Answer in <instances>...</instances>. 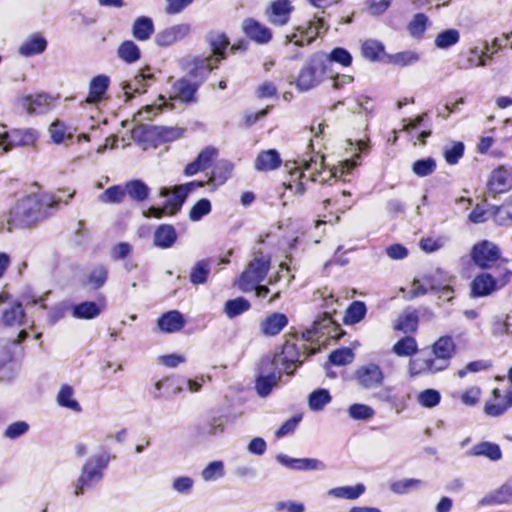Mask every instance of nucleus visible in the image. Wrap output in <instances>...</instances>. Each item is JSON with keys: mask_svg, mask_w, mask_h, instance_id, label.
I'll return each instance as SVG.
<instances>
[{"mask_svg": "<svg viewBox=\"0 0 512 512\" xmlns=\"http://www.w3.org/2000/svg\"><path fill=\"white\" fill-rule=\"evenodd\" d=\"M70 193L64 204L73 198ZM63 202L60 195L48 193H31L19 199L9 212L8 223L15 228H31L52 215Z\"/></svg>", "mask_w": 512, "mask_h": 512, "instance_id": "obj_1", "label": "nucleus"}, {"mask_svg": "<svg viewBox=\"0 0 512 512\" xmlns=\"http://www.w3.org/2000/svg\"><path fill=\"white\" fill-rule=\"evenodd\" d=\"M109 461L110 455L106 452L87 458L78 478L71 483L73 496L81 497L100 484Z\"/></svg>", "mask_w": 512, "mask_h": 512, "instance_id": "obj_2", "label": "nucleus"}, {"mask_svg": "<svg viewBox=\"0 0 512 512\" xmlns=\"http://www.w3.org/2000/svg\"><path fill=\"white\" fill-rule=\"evenodd\" d=\"M312 353L303 341L298 344L287 340L282 351L272 357L270 356V359L274 362V366L282 370L283 374L293 375L296 369L304 363L307 356Z\"/></svg>", "mask_w": 512, "mask_h": 512, "instance_id": "obj_3", "label": "nucleus"}, {"mask_svg": "<svg viewBox=\"0 0 512 512\" xmlns=\"http://www.w3.org/2000/svg\"><path fill=\"white\" fill-rule=\"evenodd\" d=\"M326 71V58L323 53L311 55L299 71L295 86L300 92H307L317 87Z\"/></svg>", "mask_w": 512, "mask_h": 512, "instance_id": "obj_4", "label": "nucleus"}, {"mask_svg": "<svg viewBox=\"0 0 512 512\" xmlns=\"http://www.w3.org/2000/svg\"><path fill=\"white\" fill-rule=\"evenodd\" d=\"M269 269L270 257L262 252L255 253L254 258L248 263L237 280V287L244 293L252 292L257 284L266 278Z\"/></svg>", "mask_w": 512, "mask_h": 512, "instance_id": "obj_5", "label": "nucleus"}, {"mask_svg": "<svg viewBox=\"0 0 512 512\" xmlns=\"http://www.w3.org/2000/svg\"><path fill=\"white\" fill-rule=\"evenodd\" d=\"M286 168L289 169L291 175L298 174V178L304 177V171H311L310 180L312 182H320V183H328L330 179L338 177V172L341 175L344 173V167L338 169L334 167L329 172L328 178H320L322 175V170L324 168V156L319 153L314 154L307 159H299L297 161L292 162V166L290 167V162L286 163Z\"/></svg>", "mask_w": 512, "mask_h": 512, "instance_id": "obj_6", "label": "nucleus"}, {"mask_svg": "<svg viewBox=\"0 0 512 512\" xmlns=\"http://www.w3.org/2000/svg\"><path fill=\"white\" fill-rule=\"evenodd\" d=\"M328 28L329 26L324 17L316 14L305 25L298 26L294 33L287 35L285 44L294 43L297 47L310 45L320 35L322 30L327 31Z\"/></svg>", "mask_w": 512, "mask_h": 512, "instance_id": "obj_7", "label": "nucleus"}, {"mask_svg": "<svg viewBox=\"0 0 512 512\" xmlns=\"http://www.w3.org/2000/svg\"><path fill=\"white\" fill-rule=\"evenodd\" d=\"M260 373L255 381V389L260 397H267L277 386L283 373L274 366V362L270 359V356L262 358L260 367Z\"/></svg>", "mask_w": 512, "mask_h": 512, "instance_id": "obj_8", "label": "nucleus"}, {"mask_svg": "<svg viewBox=\"0 0 512 512\" xmlns=\"http://www.w3.org/2000/svg\"><path fill=\"white\" fill-rule=\"evenodd\" d=\"M353 379L363 390L372 391L383 386L385 374L383 369L374 362H368L357 367Z\"/></svg>", "mask_w": 512, "mask_h": 512, "instance_id": "obj_9", "label": "nucleus"}, {"mask_svg": "<svg viewBox=\"0 0 512 512\" xmlns=\"http://www.w3.org/2000/svg\"><path fill=\"white\" fill-rule=\"evenodd\" d=\"M38 139V133L33 128L13 129L0 132V155L15 147L33 146Z\"/></svg>", "mask_w": 512, "mask_h": 512, "instance_id": "obj_10", "label": "nucleus"}, {"mask_svg": "<svg viewBox=\"0 0 512 512\" xmlns=\"http://www.w3.org/2000/svg\"><path fill=\"white\" fill-rule=\"evenodd\" d=\"M172 193V196L168 198L162 208L151 207L148 209L147 216L161 218L165 214H176L182 208L187 196L180 191V187L178 185L174 186L172 189L163 187L160 190V196L168 197Z\"/></svg>", "mask_w": 512, "mask_h": 512, "instance_id": "obj_11", "label": "nucleus"}, {"mask_svg": "<svg viewBox=\"0 0 512 512\" xmlns=\"http://www.w3.org/2000/svg\"><path fill=\"white\" fill-rule=\"evenodd\" d=\"M182 67L187 71V76L193 82H199V86L206 80L210 72L217 67L213 57H185L182 59Z\"/></svg>", "mask_w": 512, "mask_h": 512, "instance_id": "obj_12", "label": "nucleus"}, {"mask_svg": "<svg viewBox=\"0 0 512 512\" xmlns=\"http://www.w3.org/2000/svg\"><path fill=\"white\" fill-rule=\"evenodd\" d=\"M499 247L491 241L482 240L476 243L471 250V258L476 266L488 269L500 258Z\"/></svg>", "mask_w": 512, "mask_h": 512, "instance_id": "obj_13", "label": "nucleus"}, {"mask_svg": "<svg viewBox=\"0 0 512 512\" xmlns=\"http://www.w3.org/2000/svg\"><path fill=\"white\" fill-rule=\"evenodd\" d=\"M229 416L226 414H212L197 426L198 436L203 439H212L224 433Z\"/></svg>", "mask_w": 512, "mask_h": 512, "instance_id": "obj_14", "label": "nucleus"}, {"mask_svg": "<svg viewBox=\"0 0 512 512\" xmlns=\"http://www.w3.org/2000/svg\"><path fill=\"white\" fill-rule=\"evenodd\" d=\"M53 97L47 93L23 96L19 103L29 114H44L51 110Z\"/></svg>", "mask_w": 512, "mask_h": 512, "instance_id": "obj_15", "label": "nucleus"}, {"mask_svg": "<svg viewBox=\"0 0 512 512\" xmlns=\"http://www.w3.org/2000/svg\"><path fill=\"white\" fill-rule=\"evenodd\" d=\"M191 32V25L180 23L158 32L155 36V43L161 47L170 46L186 38Z\"/></svg>", "mask_w": 512, "mask_h": 512, "instance_id": "obj_16", "label": "nucleus"}, {"mask_svg": "<svg viewBox=\"0 0 512 512\" xmlns=\"http://www.w3.org/2000/svg\"><path fill=\"white\" fill-rule=\"evenodd\" d=\"M293 10L290 0H276L266 9L265 16L271 24L283 26L289 22Z\"/></svg>", "mask_w": 512, "mask_h": 512, "instance_id": "obj_17", "label": "nucleus"}, {"mask_svg": "<svg viewBox=\"0 0 512 512\" xmlns=\"http://www.w3.org/2000/svg\"><path fill=\"white\" fill-rule=\"evenodd\" d=\"M199 88V82H193L188 77H183L172 85V93L176 100L185 104H194L197 102Z\"/></svg>", "mask_w": 512, "mask_h": 512, "instance_id": "obj_18", "label": "nucleus"}, {"mask_svg": "<svg viewBox=\"0 0 512 512\" xmlns=\"http://www.w3.org/2000/svg\"><path fill=\"white\" fill-rule=\"evenodd\" d=\"M241 27L243 33L257 44H267L272 39V31L253 18L244 19Z\"/></svg>", "mask_w": 512, "mask_h": 512, "instance_id": "obj_19", "label": "nucleus"}, {"mask_svg": "<svg viewBox=\"0 0 512 512\" xmlns=\"http://www.w3.org/2000/svg\"><path fill=\"white\" fill-rule=\"evenodd\" d=\"M456 351V345L451 336L440 337L432 346V354L437 364L446 369L449 365L450 359Z\"/></svg>", "mask_w": 512, "mask_h": 512, "instance_id": "obj_20", "label": "nucleus"}, {"mask_svg": "<svg viewBox=\"0 0 512 512\" xmlns=\"http://www.w3.org/2000/svg\"><path fill=\"white\" fill-rule=\"evenodd\" d=\"M276 460L283 466L298 471L325 470L326 465L315 458H292L285 454H278Z\"/></svg>", "mask_w": 512, "mask_h": 512, "instance_id": "obj_21", "label": "nucleus"}, {"mask_svg": "<svg viewBox=\"0 0 512 512\" xmlns=\"http://www.w3.org/2000/svg\"><path fill=\"white\" fill-rule=\"evenodd\" d=\"M512 188L511 173L504 167L492 171L488 181V194L495 197L497 194L505 193Z\"/></svg>", "mask_w": 512, "mask_h": 512, "instance_id": "obj_22", "label": "nucleus"}, {"mask_svg": "<svg viewBox=\"0 0 512 512\" xmlns=\"http://www.w3.org/2000/svg\"><path fill=\"white\" fill-rule=\"evenodd\" d=\"M205 39L212 51L210 57H213V61L218 64L221 60H224L227 56V48L230 45L227 35L220 31H210Z\"/></svg>", "mask_w": 512, "mask_h": 512, "instance_id": "obj_23", "label": "nucleus"}, {"mask_svg": "<svg viewBox=\"0 0 512 512\" xmlns=\"http://www.w3.org/2000/svg\"><path fill=\"white\" fill-rule=\"evenodd\" d=\"M154 80V75L143 70L132 80L123 83V91L126 97L125 101H130L136 94H143L147 87Z\"/></svg>", "mask_w": 512, "mask_h": 512, "instance_id": "obj_24", "label": "nucleus"}, {"mask_svg": "<svg viewBox=\"0 0 512 512\" xmlns=\"http://www.w3.org/2000/svg\"><path fill=\"white\" fill-rule=\"evenodd\" d=\"M48 46V41L40 32L27 36L18 48V53L23 57H32L42 54Z\"/></svg>", "mask_w": 512, "mask_h": 512, "instance_id": "obj_25", "label": "nucleus"}, {"mask_svg": "<svg viewBox=\"0 0 512 512\" xmlns=\"http://www.w3.org/2000/svg\"><path fill=\"white\" fill-rule=\"evenodd\" d=\"M289 319L284 313L273 312L259 323L260 332L267 337H274L288 325Z\"/></svg>", "mask_w": 512, "mask_h": 512, "instance_id": "obj_26", "label": "nucleus"}, {"mask_svg": "<svg viewBox=\"0 0 512 512\" xmlns=\"http://www.w3.org/2000/svg\"><path fill=\"white\" fill-rule=\"evenodd\" d=\"M408 371L411 377H415L422 374L437 373L442 371V367L437 364L432 356H424V354H421L416 358L410 359Z\"/></svg>", "mask_w": 512, "mask_h": 512, "instance_id": "obj_27", "label": "nucleus"}, {"mask_svg": "<svg viewBox=\"0 0 512 512\" xmlns=\"http://www.w3.org/2000/svg\"><path fill=\"white\" fill-rule=\"evenodd\" d=\"M105 308V299H103L102 303L84 301L72 307V316L76 319L91 320L97 318Z\"/></svg>", "mask_w": 512, "mask_h": 512, "instance_id": "obj_28", "label": "nucleus"}, {"mask_svg": "<svg viewBox=\"0 0 512 512\" xmlns=\"http://www.w3.org/2000/svg\"><path fill=\"white\" fill-rule=\"evenodd\" d=\"M110 78L107 75L100 74L93 77L89 84V93L86 98L88 104H98L104 99L109 88Z\"/></svg>", "mask_w": 512, "mask_h": 512, "instance_id": "obj_29", "label": "nucleus"}, {"mask_svg": "<svg viewBox=\"0 0 512 512\" xmlns=\"http://www.w3.org/2000/svg\"><path fill=\"white\" fill-rule=\"evenodd\" d=\"M468 456L484 457L490 461L497 462L502 459V450L497 443L481 441L467 451Z\"/></svg>", "mask_w": 512, "mask_h": 512, "instance_id": "obj_30", "label": "nucleus"}, {"mask_svg": "<svg viewBox=\"0 0 512 512\" xmlns=\"http://www.w3.org/2000/svg\"><path fill=\"white\" fill-rule=\"evenodd\" d=\"M497 282L489 273L477 275L471 282V295L475 298L485 297L496 290Z\"/></svg>", "mask_w": 512, "mask_h": 512, "instance_id": "obj_31", "label": "nucleus"}, {"mask_svg": "<svg viewBox=\"0 0 512 512\" xmlns=\"http://www.w3.org/2000/svg\"><path fill=\"white\" fill-rule=\"evenodd\" d=\"M184 325V316L177 310L165 312L157 320L158 328L165 333L178 332L184 327Z\"/></svg>", "mask_w": 512, "mask_h": 512, "instance_id": "obj_32", "label": "nucleus"}, {"mask_svg": "<svg viewBox=\"0 0 512 512\" xmlns=\"http://www.w3.org/2000/svg\"><path fill=\"white\" fill-rule=\"evenodd\" d=\"M109 270L104 264L93 265L85 276V285L93 290L101 289L107 282Z\"/></svg>", "mask_w": 512, "mask_h": 512, "instance_id": "obj_33", "label": "nucleus"}, {"mask_svg": "<svg viewBox=\"0 0 512 512\" xmlns=\"http://www.w3.org/2000/svg\"><path fill=\"white\" fill-rule=\"evenodd\" d=\"M332 329H334L333 319L330 316L325 315L313 322L311 328L303 333V338L306 341H313L320 337L329 335Z\"/></svg>", "mask_w": 512, "mask_h": 512, "instance_id": "obj_34", "label": "nucleus"}, {"mask_svg": "<svg viewBox=\"0 0 512 512\" xmlns=\"http://www.w3.org/2000/svg\"><path fill=\"white\" fill-rule=\"evenodd\" d=\"M177 240V232L174 226L161 224L154 232L153 243L156 247L167 249L174 245Z\"/></svg>", "mask_w": 512, "mask_h": 512, "instance_id": "obj_35", "label": "nucleus"}, {"mask_svg": "<svg viewBox=\"0 0 512 512\" xmlns=\"http://www.w3.org/2000/svg\"><path fill=\"white\" fill-rule=\"evenodd\" d=\"M507 410L506 401L504 396L501 395L500 389L494 388L491 397L485 402L484 413L490 417H500Z\"/></svg>", "mask_w": 512, "mask_h": 512, "instance_id": "obj_36", "label": "nucleus"}, {"mask_svg": "<svg viewBox=\"0 0 512 512\" xmlns=\"http://www.w3.org/2000/svg\"><path fill=\"white\" fill-rule=\"evenodd\" d=\"M281 158L280 154L275 149H269L267 151H262L258 154L254 167L257 171H269L274 170L280 167Z\"/></svg>", "mask_w": 512, "mask_h": 512, "instance_id": "obj_37", "label": "nucleus"}, {"mask_svg": "<svg viewBox=\"0 0 512 512\" xmlns=\"http://www.w3.org/2000/svg\"><path fill=\"white\" fill-rule=\"evenodd\" d=\"M234 165L229 160L218 161L212 169L209 183L215 186L223 185L231 176Z\"/></svg>", "mask_w": 512, "mask_h": 512, "instance_id": "obj_38", "label": "nucleus"}, {"mask_svg": "<svg viewBox=\"0 0 512 512\" xmlns=\"http://www.w3.org/2000/svg\"><path fill=\"white\" fill-rule=\"evenodd\" d=\"M361 53L364 58L369 61H383L386 63V56L384 45L377 40H366L361 47Z\"/></svg>", "mask_w": 512, "mask_h": 512, "instance_id": "obj_39", "label": "nucleus"}, {"mask_svg": "<svg viewBox=\"0 0 512 512\" xmlns=\"http://www.w3.org/2000/svg\"><path fill=\"white\" fill-rule=\"evenodd\" d=\"M437 275L443 278V281L437 284L434 279L429 280L430 291L439 294V298L450 301L453 298V288L450 285L452 278L442 269H437Z\"/></svg>", "mask_w": 512, "mask_h": 512, "instance_id": "obj_40", "label": "nucleus"}, {"mask_svg": "<svg viewBox=\"0 0 512 512\" xmlns=\"http://www.w3.org/2000/svg\"><path fill=\"white\" fill-rule=\"evenodd\" d=\"M154 33V24L150 17H138L132 26L133 37L139 41L148 40Z\"/></svg>", "mask_w": 512, "mask_h": 512, "instance_id": "obj_41", "label": "nucleus"}, {"mask_svg": "<svg viewBox=\"0 0 512 512\" xmlns=\"http://www.w3.org/2000/svg\"><path fill=\"white\" fill-rule=\"evenodd\" d=\"M211 271V259L197 261L191 268L189 280L193 285H202L207 282Z\"/></svg>", "mask_w": 512, "mask_h": 512, "instance_id": "obj_42", "label": "nucleus"}, {"mask_svg": "<svg viewBox=\"0 0 512 512\" xmlns=\"http://www.w3.org/2000/svg\"><path fill=\"white\" fill-rule=\"evenodd\" d=\"M418 322L419 317L417 311L409 308L398 317L394 328L403 333H412L417 330Z\"/></svg>", "mask_w": 512, "mask_h": 512, "instance_id": "obj_43", "label": "nucleus"}, {"mask_svg": "<svg viewBox=\"0 0 512 512\" xmlns=\"http://www.w3.org/2000/svg\"><path fill=\"white\" fill-rule=\"evenodd\" d=\"M181 391L180 387L173 388L172 382L168 378L161 379L154 384L153 389L150 391L153 399L155 400H168L173 398Z\"/></svg>", "mask_w": 512, "mask_h": 512, "instance_id": "obj_44", "label": "nucleus"}, {"mask_svg": "<svg viewBox=\"0 0 512 512\" xmlns=\"http://www.w3.org/2000/svg\"><path fill=\"white\" fill-rule=\"evenodd\" d=\"M125 192L132 200L143 202L149 197L150 188L142 180L135 179L125 184Z\"/></svg>", "mask_w": 512, "mask_h": 512, "instance_id": "obj_45", "label": "nucleus"}, {"mask_svg": "<svg viewBox=\"0 0 512 512\" xmlns=\"http://www.w3.org/2000/svg\"><path fill=\"white\" fill-rule=\"evenodd\" d=\"M420 60V54L413 50H406L386 56V63L399 67L416 64Z\"/></svg>", "mask_w": 512, "mask_h": 512, "instance_id": "obj_46", "label": "nucleus"}, {"mask_svg": "<svg viewBox=\"0 0 512 512\" xmlns=\"http://www.w3.org/2000/svg\"><path fill=\"white\" fill-rule=\"evenodd\" d=\"M365 490V485L359 483L355 486H341L332 488L328 491V495L336 498L355 500L358 499L365 492Z\"/></svg>", "mask_w": 512, "mask_h": 512, "instance_id": "obj_47", "label": "nucleus"}, {"mask_svg": "<svg viewBox=\"0 0 512 512\" xmlns=\"http://www.w3.org/2000/svg\"><path fill=\"white\" fill-rule=\"evenodd\" d=\"M24 318L25 312L20 302H14L2 313V321L6 326L22 325Z\"/></svg>", "mask_w": 512, "mask_h": 512, "instance_id": "obj_48", "label": "nucleus"}, {"mask_svg": "<svg viewBox=\"0 0 512 512\" xmlns=\"http://www.w3.org/2000/svg\"><path fill=\"white\" fill-rule=\"evenodd\" d=\"M417 351L418 345L412 336L402 337L392 347V352L399 357H410L416 354Z\"/></svg>", "mask_w": 512, "mask_h": 512, "instance_id": "obj_49", "label": "nucleus"}, {"mask_svg": "<svg viewBox=\"0 0 512 512\" xmlns=\"http://www.w3.org/2000/svg\"><path fill=\"white\" fill-rule=\"evenodd\" d=\"M423 486L424 482L420 479L405 478L391 482L389 488L395 494L404 495Z\"/></svg>", "mask_w": 512, "mask_h": 512, "instance_id": "obj_50", "label": "nucleus"}, {"mask_svg": "<svg viewBox=\"0 0 512 512\" xmlns=\"http://www.w3.org/2000/svg\"><path fill=\"white\" fill-rule=\"evenodd\" d=\"M367 313L366 304L362 301H353L347 308L344 323L346 325H354L364 319Z\"/></svg>", "mask_w": 512, "mask_h": 512, "instance_id": "obj_51", "label": "nucleus"}, {"mask_svg": "<svg viewBox=\"0 0 512 512\" xmlns=\"http://www.w3.org/2000/svg\"><path fill=\"white\" fill-rule=\"evenodd\" d=\"M117 55L124 62L132 64L140 59L141 52L133 41L126 40L118 47Z\"/></svg>", "mask_w": 512, "mask_h": 512, "instance_id": "obj_52", "label": "nucleus"}, {"mask_svg": "<svg viewBox=\"0 0 512 512\" xmlns=\"http://www.w3.org/2000/svg\"><path fill=\"white\" fill-rule=\"evenodd\" d=\"M251 307L250 302L244 297H237L226 301L224 305V312L226 316L233 319L246 311Z\"/></svg>", "mask_w": 512, "mask_h": 512, "instance_id": "obj_53", "label": "nucleus"}, {"mask_svg": "<svg viewBox=\"0 0 512 512\" xmlns=\"http://www.w3.org/2000/svg\"><path fill=\"white\" fill-rule=\"evenodd\" d=\"M331 395L327 389L318 388L308 398V405L312 411H321L331 402Z\"/></svg>", "mask_w": 512, "mask_h": 512, "instance_id": "obj_54", "label": "nucleus"}, {"mask_svg": "<svg viewBox=\"0 0 512 512\" xmlns=\"http://www.w3.org/2000/svg\"><path fill=\"white\" fill-rule=\"evenodd\" d=\"M512 502V494L510 492L507 482L503 484L498 490L486 495L482 500L481 504H503Z\"/></svg>", "mask_w": 512, "mask_h": 512, "instance_id": "obj_55", "label": "nucleus"}, {"mask_svg": "<svg viewBox=\"0 0 512 512\" xmlns=\"http://www.w3.org/2000/svg\"><path fill=\"white\" fill-rule=\"evenodd\" d=\"M73 395H74V392H73L72 387H70L68 385H64L61 387V389L57 395V403L61 407L71 409L72 411H75V412H80L81 406L78 403V401L73 398Z\"/></svg>", "mask_w": 512, "mask_h": 512, "instance_id": "obj_56", "label": "nucleus"}, {"mask_svg": "<svg viewBox=\"0 0 512 512\" xmlns=\"http://www.w3.org/2000/svg\"><path fill=\"white\" fill-rule=\"evenodd\" d=\"M460 40L459 31L456 29H446L441 31L435 38V46L439 49H448Z\"/></svg>", "mask_w": 512, "mask_h": 512, "instance_id": "obj_57", "label": "nucleus"}, {"mask_svg": "<svg viewBox=\"0 0 512 512\" xmlns=\"http://www.w3.org/2000/svg\"><path fill=\"white\" fill-rule=\"evenodd\" d=\"M437 163L433 157H426L416 160L412 164V172L418 177H427L436 170Z\"/></svg>", "mask_w": 512, "mask_h": 512, "instance_id": "obj_58", "label": "nucleus"}, {"mask_svg": "<svg viewBox=\"0 0 512 512\" xmlns=\"http://www.w3.org/2000/svg\"><path fill=\"white\" fill-rule=\"evenodd\" d=\"M125 196V186L113 185L100 194L98 200L102 203L119 204L124 200Z\"/></svg>", "mask_w": 512, "mask_h": 512, "instance_id": "obj_59", "label": "nucleus"}, {"mask_svg": "<svg viewBox=\"0 0 512 512\" xmlns=\"http://www.w3.org/2000/svg\"><path fill=\"white\" fill-rule=\"evenodd\" d=\"M155 132V140L162 142L174 141L180 138L184 132L183 129L178 127H165V126H154L151 130Z\"/></svg>", "mask_w": 512, "mask_h": 512, "instance_id": "obj_60", "label": "nucleus"}, {"mask_svg": "<svg viewBox=\"0 0 512 512\" xmlns=\"http://www.w3.org/2000/svg\"><path fill=\"white\" fill-rule=\"evenodd\" d=\"M441 401V394L436 389H425L417 395V402L424 408H433Z\"/></svg>", "mask_w": 512, "mask_h": 512, "instance_id": "obj_61", "label": "nucleus"}, {"mask_svg": "<svg viewBox=\"0 0 512 512\" xmlns=\"http://www.w3.org/2000/svg\"><path fill=\"white\" fill-rule=\"evenodd\" d=\"M225 474L224 463L222 461L210 462L201 472L204 481H216Z\"/></svg>", "mask_w": 512, "mask_h": 512, "instance_id": "obj_62", "label": "nucleus"}, {"mask_svg": "<svg viewBox=\"0 0 512 512\" xmlns=\"http://www.w3.org/2000/svg\"><path fill=\"white\" fill-rule=\"evenodd\" d=\"M354 359L352 349L344 347L332 351L329 355V362L336 366L349 364Z\"/></svg>", "mask_w": 512, "mask_h": 512, "instance_id": "obj_63", "label": "nucleus"}, {"mask_svg": "<svg viewBox=\"0 0 512 512\" xmlns=\"http://www.w3.org/2000/svg\"><path fill=\"white\" fill-rule=\"evenodd\" d=\"M494 215L500 225H508L512 222V196L501 206H496Z\"/></svg>", "mask_w": 512, "mask_h": 512, "instance_id": "obj_64", "label": "nucleus"}]
</instances>
